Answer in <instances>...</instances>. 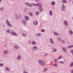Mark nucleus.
Instances as JSON below:
<instances>
[{
  "label": "nucleus",
  "instance_id": "nucleus-1",
  "mask_svg": "<svg viewBox=\"0 0 73 73\" xmlns=\"http://www.w3.org/2000/svg\"><path fill=\"white\" fill-rule=\"evenodd\" d=\"M39 63L40 65H43V66H45V63L44 61L42 60H39Z\"/></svg>",
  "mask_w": 73,
  "mask_h": 73
},
{
  "label": "nucleus",
  "instance_id": "nucleus-2",
  "mask_svg": "<svg viewBox=\"0 0 73 73\" xmlns=\"http://www.w3.org/2000/svg\"><path fill=\"white\" fill-rule=\"evenodd\" d=\"M31 4L32 5H37L38 7L39 8H41L42 7V6L41 5V3H38L37 4H33V3H31Z\"/></svg>",
  "mask_w": 73,
  "mask_h": 73
},
{
  "label": "nucleus",
  "instance_id": "nucleus-3",
  "mask_svg": "<svg viewBox=\"0 0 73 73\" xmlns=\"http://www.w3.org/2000/svg\"><path fill=\"white\" fill-rule=\"evenodd\" d=\"M6 23L7 24V25L9 26V27H12V25H11L10 24V22H9V21L8 20H7Z\"/></svg>",
  "mask_w": 73,
  "mask_h": 73
},
{
  "label": "nucleus",
  "instance_id": "nucleus-4",
  "mask_svg": "<svg viewBox=\"0 0 73 73\" xmlns=\"http://www.w3.org/2000/svg\"><path fill=\"white\" fill-rule=\"evenodd\" d=\"M22 24L24 25H27V22L25 20H23L22 21Z\"/></svg>",
  "mask_w": 73,
  "mask_h": 73
},
{
  "label": "nucleus",
  "instance_id": "nucleus-5",
  "mask_svg": "<svg viewBox=\"0 0 73 73\" xmlns=\"http://www.w3.org/2000/svg\"><path fill=\"white\" fill-rule=\"evenodd\" d=\"M65 8V7L64 5V4H62V11H65V9H64Z\"/></svg>",
  "mask_w": 73,
  "mask_h": 73
},
{
  "label": "nucleus",
  "instance_id": "nucleus-6",
  "mask_svg": "<svg viewBox=\"0 0 73 73\" xmlns=\"http://www.w3.org/2000/svg\"><path fill=\"white\" fill-rule=\"evenodd\" d=\"M21 56L20 55H19L17 58V60H20V59H21Z\"/></svg>",
  "mask_w": 73,
  "mask_h": 73
},
{
  "label": "nucleus",
  "instance_id": "nucleus-7",
  "mask_svg": "<svg viewBox=\"0 0 73 73\" xmlns=\"http://www.w3.org/2000/svg\"><path fill=\"white\" fill-rule=\"evenodd\" d=\"M37 49H38V48L36 46H35L33 48V50H37Z\"/></svg>",
  "mask_w": 73,
  "mask_h": 73
},
{
  "label": "nucleus",
  "instance_id": "nucleus-8",
  "mask_svg": "<svg viewBox=\"0 0 73 73\" xmlns=\"http://www.w3.org/2000/svg\"><path fill=\"white\" fill-rule=\"evenodd\" d=\"M25 19L26 20H27V21L29 20V17L27 16H25Z\"/></svg>",
  "mask_w": 73,
  "mask_h": 73
},
{
  "label": "nucleus",
  "instance_id": "nucleus-9",
  "mask_svg": "<svg viewBox=\"0 0 73 73\" xmlns=\"http://www.w3.org/2000/svg\"><path fill=\"white\" fill-rule=\"evenodd\" d=\"M12 35H13L14 36H17V34L13 31L12 32Z\"/></svg>",
  "mask_w": 73,
  "mask_h": 73
},
{
  "label": "nucleus",
  "instance_id": "nucleus-10",
  "mask_svg": "<svg viewBox=\"0 0 73 73\" xmlns=\"http://www.w3.org/2000/svg\"><path fill=\"white\" fill-rule=\"evenodd\" d=\"M39 11H40V12H41L43 11V9L42 7H40V8H39Z\"/></svg>",
  "mask_w": 73,
  "mask_h": 73
},
{
  "label": "nucleus",
  "instance_id": "nucleus-11",
  "mask_svg": "<svg viewBox=\"0 0 73 73\" xmlns=\"http://www.w3.org/2000/svg\"><path fill=\"white\" fill-rule=\"evenodd\" d=\"M15 49H19V46L17 45H15L14 46Z\"/></svg>",
  "mask_w": 73,
  "mask_h": 73
},
{
  "label": "nucleus",
  "instance_id": "nucleus-12",
  "mask_svg": "<svg viewBox=\"0 0 73 73\" xmlns=\"http://www.w3.org/2000/svg\"><path fill=\"white\" fill-rule=\"evenodd\" d=\"M33 24L35 25H38V21H35L33 22Z\"/></svg>",
  "mask_w": 73,
  "mask_h": 73
},
{
  "label": "nucleus",
  "instance_id": "nucleus-13",
  "mask_svg": "<svg viewBox=\"0 0 73 73\" xmlns=\"http://www.w3.org/2000/svg\"><path fill=\"white\" fill-rule=\"evenodd\" d=\"M64 23L65 24L66 26H68V23H67V21H65L64 22Z\"/></svg>",
  "mask_w": 73,
  "mask_h": 73
},
{
  "label": "nucleus",
  "instance_id": "nucleus-14",
  "mask_svg": "<svg viewBox=\"0 0 73 73\" xmlns=\"http://www.w3.org/2000/svg\"><path fill=\"white\" fill-rule=\"evenodd\" d=\"M5 69L6 70H7L8 71L10 70V69H9V68L7 67H6V68H5Z\"/></svg>",
  "mask_w": 73,
  "mask_h": 73
},
{
  "label": "nucleus",
  "instance_id": "nucleus-15",
  "mask_svg": "<svg viewBox=\"0 0 73 73\" xmlns=\"http://www.w3.org/2000/svg\"><path fill=\"white\" fill-rule=\"evenodd\" d=\"M53 33H54V34L55 35H60V34L57 33L55 32H53Z\"/></svg>",
  "mask_w": 73,
  "mask_h": 73
},
{
  "label": "nucleus",
  "instance_id": "nucleus-16",
  "mask_svg": "<svg viewBox=\"0 0 73 73\" xmlns=\"http://www.w3.org/2000/svg\"><path fill=\"white\" fill-rule=\"evenodd\" d=\"M50 42L52 44H54V42H53V39L52 38H51L50 39Z\"/></svg>",
  "mask_w": 73,
  "mask_h": 73
},
{
  "label": "nucleus",
  "instance_id": "nucleus-17",
  "mask_svg": "<svg viewBox=\"0 0 73 73\" xmlns=\"http://www.w3.org/2000/svg\"><path fill=\"white\" fill-rule=\"evenodd\" d=\"M36 42H35V41H32V44L33 45H36Z\"/></svg>",
  "mask_w": 73,
  "mask_h": 73
},
{
  "label": "nucleus",
  "instance_id": "nucleus-18",
  "mask_svg": "<svg viewBox=\"0 0 73 73\" xmlns=\"http://www.w3.org/2000/svg\"><path fill=\"white\" fill-rule=\"evenodd\" d=\"M51 4L52 5H55V2L54 1L52 2L51 3Z\"/></svg>",
  "mask_w": 73,
  "mask_h": 73
},
{
  "label": "nucleus",
  "instance_id": "nucleus-19",
  "mask_svg": "<svg viewBox=\"0 0 73 73\" xmlns=\"http://www.w3.org/2000/svg\"><path fill=\"white\" fill-rule=\"evenodd\" d=\"M4 53L5 54H7V53H8V51H7V50H5L4 51Z\"/></svg>",
  "mask_w": 73,
  "mask_h": 73
},
{
  "label": "nucleus",
  "instance_id": "nucleus-20",
  "mask_svg": "<svg viewBox=\"0 0 73 73\" xmlns=\"http://www.w3.org/2000/svg\"><path fill=\"white\" fill-rule=\"evenodd\" d=\"M25 4H26V5H27L29 7H32V5H31L30 4H29V3H25Z\"/></svg>",
  "mask_w": 73,
  "mask_h": 73
},
{
  "label": "nucleus",
  "instance_id": "nucleus-21",
  "mask_svg": "<svg viewBox=\"0 0 73 73\" xmlns=\"http://www.w3.org/2000/svg\"><path fill=\"white\" fill-rule=\"evenodd\" d=\"M49 14L50 16H52V12L51 11H49Z\"/></svg>",
  "mask_w": 73,
  "mask_h": 73
},
{
  "label": "nucleus",
  "instance_id": "nucleus-22",
  "mask_svg": "<svg viewBox=\"0 0 73 73\" xmlns=\"http://www.w3.org/2000/svg\"><path fill=\"white\" fill-rule=\"evenodd\" d=\"M35 14L36 16H38L39 15V12L37 11L35 12Z\"/></svg>",
  "mask_w": 73,
  "mask_h": 73
},
{
  "label": "nucleus",
  "instance_id": "nucleus-23",
  "mask_svg": "<svg viewBox=\"0 0 73 73\" xmlns=\"http://www.w3.org/2000/svg\"><path fill=\"white\" fill-rule=\"evenodd\" d=\"M62 49L64 52H66V48L64 47H63L62 48Z\"/></svg>",
  "mask_w": 73,
  "mask_h": 73
},
{
  "label": "nucleus",
  "instance_id": "nucleus-24",
  "mask_svg": "<svg viewBox=\"0 0 73 73\" xmlns=\"http://www.w3.org/2000/svg\"><path fill=\"white\" fill-rule=\"evenodd\" d=\"M22 36L23 37H26L27 36V34L25 33H23L22 34Z\"/></svg>",
  "mask_w": 73,
  "mask_h": 73
},
{
  "label": "nucleus",
  "instance_id": "nucleus-25",
  "mask_svg": "<svg viewBox=\"0 0 73 73\" xmlns=\"http://www.w3.org/2000/svg\"><path fill=\"white\" fill-rule=\"evenodd\" d=\"M69 33L70 35H72V34H73V32H72V31L71 30H70L69 31Z\"/></svg>",
  "mask_w": 73,
  "mask_h": 73
},
{
  "label": "nucleus",
  "instance_id": "nucleus-26",
  "mask_svg": "<svg viewBox=\"0 0 73 73\" xmlns=\"http://www.w3.org/2000/svg\"><path fill=\"white\" fill-rule=\"evenodd\" d=\"M62 2L63 3H67V1H65V0H63L62 1Z\"/></svg>",
  "mask_w": 73,
  "mask_h": 73
},
{
  "label": "nucleus",
  "instance_id": "nucleus-27",
  "mask_svg": "<svg viewBox=\"0 0 73 73\" xmlns=\"http://www.w3.org/2000/svg\"><path fill=\"white\" fill-rule=\"evenodd\" d=\"M73 66V62H72L70 64V67H72Z\"/></svg>",
  "mask_w": 73,
  "mask_h": 73
},
{
  "label": "nucleus",
  "instance_id": "nucleus-28",
  "mask_svg": "<svg viewBox=\"0 0 73 73\" xmlns=\"http://www.w3.org/2000/svg\"><path fill=\"white\" fill-rule=\"evenodd\" d=\"M58 41H61L62 40V39H61V38H59V37H58Z\"/></svg>",
  "mask_w": 73,
  "mask_h": 73
},
{
  "label": "nucleus",
  "instance_id": "nucleus-29",
  "mask_svg": "<svg viewBox=\"0 0 73 73\" xmlns=\"http://www.w3.org/2000/svg\"><path fill=\"white\" fill-rule=\"evenodd\" d=\"M41 33H38L36 34V35L38 36H41Z\"/></svg>",
  "mask_w": 73,
  "mask_h": 73
},
{
  "label": "nucleus",
  "instance_id": "nucleus-30",
  "mask_svg": "<svg viewBox=\"0 0 73 73\" xmlns=\"http://www.w3.org/2000/svg\"><path fill=\"white\" fill-rule=\"evenodd\" d=\"M62 56H59L58 58V60H60V59H61L62 58Z\"/></svg>",
  "mask_w": 73,
  "mask_h": 73
},
{
  "label": "nucleus",
  "instance_id": "nucleus-31",
  "mask_svg": "<svg viewBox=\"0 0 73 73\" xmlns=\"http://www.w3.org/2000/svg\"><path fill=\"white\" fill-rule=\"evenodd\" d=\"M4 66V64H0V67H1V66Z\"/></svg>",
  "mask_w": 73,
  "mask_h": 73
},
{
  "label": "nucleus",
  "instance_id": "nucleus-32",
  "mask_svg": "<svg viewBox=\"0 0 73 73\" xmlns=\"http://www.w3.org/2000/svg\"><path fill=\"white\" fill-rule=\"evenodd\" d=\"M73 47V45H71L70 46H68V48H72Z\"/></svg>",
  "mask_w": 73,
  "mask_h": 73
},
{
  "label": "nucleus",
  "instance_id": "nucleus-33",
  "mask_svg": "<svg viewBox=\"0 0 73 73\" xmlns=\"http://www.w3.org/2000/svg\"><path fill=\"white\" fill-rule=\"evenodd\" d=\"M7 33H9L10 32H11V31H9V30H8L7 31Z\"/></svg>",
  "mask_w": 73,
  "mask_h": 73
},
{
  "label": "nucleus",
  "instance_id": "nucleus-34",
  "mask_svg": "<svg viewBox=\"0 0 73 73\" xmlns=\"http://www.w3.org/2000/svg\"><path fill=\"white\" fill-rule=\"evenodd\" d=\"M41 31L42 32H45V30L44 29H42L41 30Z\"/></svg>",
  "mask_w": 73,
  "mask_h": 73
},
{
  "label": "nucleus",
  "instance_id": "nucleus-35",
  "mask_svg": "<svg viewBox=\"0 0 73 73\" xmlns=\"http://www.w3.org/2000/svg\"><path fill=\"white\" fill-rule=\"evenodd\" d=\"M47 70V68H45L43 72H46V71Z\"/></svg>",
  "mask_w": 73,
  "mask_h": 73
},
{
  "label": "nucleus",
  "instance_id": "nucleus-36",
  "mask_svg": "<svg viewBox=\"0 0 73 73\" xmlns=\"http://www.w3.org/2000/svg\"><path fill=\"white\" fill-rule=\"evenodd\" d=\"M54 66L55 67H57V64H54Z\"/></svg>",
  "mask_w": 73,
  "mask_h": 73
},
{
  "label": "nucleus",
  "instance_id": "nucleus-37",
  "mask_svg": "<svg viewBox=\"0 0 73 73\" xmlns=\"http://www.w3.org/2000/svg\"><path fill=\"white\" fill-rule=\"evenodd\" d=\"M62 44H65V41H64V40H62Z\"/></svg>",
  "mask_w": 73,
  "mask_h": 73
},
{
  "label": "nucleus",
  "instance_id": "nucleus-38",
  "mask_svg": "<svg viewBox=\"0 0 73 73\" xmlns=\"http://www.w3.org/2000/svg\"><path fill=\"white\" fill-rule=\"evenodd\" d=\"M56 51H57V50L56 49H54V50H53L54 52H56Z\"/></svg>",
  "mask_w": 73,
  "mask_h": 73
},
{
  "label": "nucleus",
  "instance_id": "nucleus-39",
  "mask_svg": "<svg viewBox=\"0 0 73 73\" xmlns=\"http://www.w3.org/2000/svg\"><path fill=\"white\" fill-rule=\"evenodd\" d=\"M57 59H55V60L54 61L55 62H57Z\"/></svg>",
  "mask_w": 73,
  "mask_h": 73
},
{
  "label": "nucleus",
  "instance_id": "nucleus-40",
  "mask_svg": "<svg viewBox=\"0 0 73 73\" xmlns=\"http://www.w3.org/2000/svg\"><path fill=\"white\" fill-rule=\"evenodd\" d=\"M60 63H61V64H64V62H62V61H60Z\"/></svg>",
  "mask_w": 73,
  "mask_h": 73
},
{
  "label": "nucleus",
  "instance_id": "nucleus-41",
  "mask_svg": "<svg viewBox=\"0 0 73 73\" xmlns=\"http://www.w3.org/2000/svg\"><path fill=\"white\" fill-rule=\"evenodd\" d=\"M71 52L73 54V50H71Z\"/></svg>",
  "mask_w": 73,
  "mask_h": 73
},
{
  "label": "nucleus",
  "instance_id": "nucleus-42",
  "mask_svg": "<svg viewBox=\"0 0 73 73\" xmlns=\"http://www.w3.org/2000/svg\"><path fill=\"white\" fill-rule=\"evenodd\" d=\"M36 2H38V0H35Z\"/></svg>",
  "mask_w": 73,
  "mask_h": 73
},
{
  "label": "nucleus",
  "instance_id": "nucleus-43",
  "mask_svg": "<svg viewBox=\"0 0 73 73\" xmlns=\"http://www.w3.org/2000/svg\"><path fill=\"white\" fill-rule=\"evenodd\" d=\"M29 15H30V16H32V14L31 13H30Z\"/></svg>",
  "mask_w": 73,
  "mask_h": 73
},
{
  "label": "nucleus",
  "instance_id": "nucleus-44",
  "mask_svg": "<svg viewBox=\"0 0 73 73\" xmlns=\"http://www.w3.org/2000/svg\"><path fill=\"white\" fill-rule=\"evenodd\" d=\"M71 73H73V70H71Z\"/></svg>",
  "mask_w": 73,
  "mask_h": 73
},
{
  "label": "nucleus",
  "instance_id": "nucleus-45",
  "mask_svg": "<svg viewBox=\"0 0 73 73\" xmlns=\"http://www.w3.org/2000/svg\"><path fill=\"white\" fill-rule=\"evenodd\" d=\"M1 2V0H0V3Z\"/></svg>",
  "mask_w": 73,
  "mask_h": 73
},
{
  "label": "nucleus",
  "instance_id": "nucleus-46",
  "mask_svg": "<svg viewBox=\"0 0 73 73\" xmlns=\"http://www.w3.org/2000/svg\"><path fill=\"white\" fill-rule=\"evenodd\" d=\"M29 43H31V41H29Z\"/></svg>",
  "mask_w": 73,
  "mask_h": 73
},
{
  "label": "nucleus",
  "instance_id": "nucleus-47",
  "mask_svg": "<svg viewBox=\"0 0 73 73\" xmlns=\"http://www.w3.org/2000/svg\"><path fill=\"white\" fill-rule=\"evenodd\" d=\"M46 56L47 55H48V54L47 53H46Z\"/></svg>",
  "mask_w": 73,
  "mask_h": 73
},
{
  "label": "nucleus",
  "instance_id": "nucleus-48",
  "mask_svg": "<svg viewBox=\"0 0 73 73\" xmlns=\"http://www.w3.org/2000/svg\"><path fill=\"white\" fill-rule=\"evenodd\" d=\"M16 16H17V17H16L17 18V17H18V16H17V15Z\"/></svg>",
  "mask_w": 73,
  "mask_h": 73
},
{
  "label": "nucleus",
  "instance_id": "nucleus-49",
  "mask_svg": "<svg viewBox=\"0 0 73 73\" xmlns=\"http://www.w3.org/2000/svg\"><path fill=\"white\" fill-rule=\"evenodd\" d=\"M3 8H2V9H2V11H3Z\"/></svg>",
  "mask_w": 73,
  "mask_h": 73
},
{
  "label": "nucleus",
  "instance_id": "nucleus-50",
  "mask_svg": "<svg viewBox=\"0 0 73 73\" xmlns=\"http://www.w3.org/2000/svg\"><path fill=\"white\" fill-rule=\"evenodd\" d=\"M69 1H71V0H69Z\"/></svg>",
  "mask_w": 73,
  "mask_h": 73
},
{
  "label": "nucleus",
  "instance_id": "nucleus-51",
  "mask_svg": "<svg viewBox=\"0 0 73 73\" xmlns=\"http://www.w3.org/2000/svg\"><path fill=\"white\" fill-rule=\"evenodd\" d=\"M5 46H6V44H5Z\"/></svg>",
  "mask_w": 73,
  "mask_h": 73
}]
</instances>
